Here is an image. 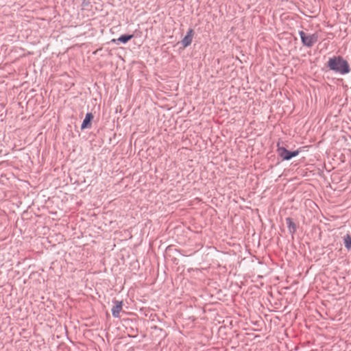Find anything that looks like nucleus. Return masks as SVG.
Returning <instances> with one entry per match:
<instances>
[{"label": "nucleus", "mask_w": 351, "mask_h": 351, "mask_svg": "<svg viewBox=\"0 0 351 351\" xmlns=\"http://www.w3.org/2000/svg\"><path fill=\"white\" fill-rule=\"evenodd\" d=\"M279 145L280 144L278 143L277 145V146H278L277 152H278V155L283 160H289L291 158H292L293 157L298 156L299 154V151H298V150L293 151V152H290L283 147H280Z\"/></svg>", "instance_id": "7ed1b4c3"}, {"label": "nucleus", "mask_w": 351, "mask_h": 351, "mask_svg": "<svg viewBox=\"0 0 351 351\" xmlns=\"http://www.w3.org/2000/svg\"><path fill=\"white\" fill-rule=\"evenodd\" d=\"M286 223L288 230L291 234H294L296 231V225L290 217L286 218Z\"/></svg>", "instance_id": "6e6552de"}, {"label": "nucleus", "mask_w": 351, "mask_h": 351, "mask_svg": "<svg viewBox=\"0 0 351 351\" xmlns=\"http://www.w3.org/2000/svg\"><path fill=\"white\" fill-rule=\"evenodd\" d=\"M344 245L348 250H351V236L349 234L343 237Z\"/></svg>", "instance_id": "1a4fd4ad"}, {"label": "nucleus", "mask_w": 351, "mask_h": 351, "mask_svg": "<svg viewBox=\"0 0 351 351\" xmlns=\"http://www.w3.org/2000/svg\"><path fill=\"white\" fill-rule=\"evenodd\" d=\"M133 36H134L132 34V35L124 34V35H121L118 38L112 39L111 42L113 43L117 44V45L119 43H126L128 41L131 40L133 38Z\"/></svg>", "instance_id": "423d86ee"}, {"label": "nucleus", "mask_w": 351, "mask_h": 351, "mask_svg": "<svg viewBox=\"0 0 351 351\" xmlns=\"http://www.w3.org/2000/svg\"><path fill=\"white\" fill-rule=\"evenodd\" d=\"M299 34L302 44L308 47H312L318 40V36L316 34H306L303 31H300Z\"/></svg>", "instance_id": "f03ea898"}, {"label": "nucleus", "mask_w": 351, "mask_h": 351, "mask_svg": "<svg viewBox=\"0 0 351 351\" xmlns=\"http://www.w3.org/2000/svg\"><path fill=\"white\" fill-rule=\"evenodd\" d=\"M122 302L115 301L114 305L112 308V313L113 317H119V313L122 310Z\"/></svg>", "instance_id": "39448f33"}, {"label": "nucleus", "mask_w": 351, "mask_h": 351, "mask_svg": "<svg viewBox=\"0 0 351 351\" xmlns=\"http://www.w3.org/2000/svg\"><path fill=\"white\" fill-rule=\"evenodd\" d=\"M194 32L192 29H189L187 32L186 35L181 40V44L183 47L185 48L191 44Z\"/></svg>", "instance_id": "20e7f679"}, {"label": "nucleus", "mask_w": 351, "mask_h": 351, "mask_svg": "<svg viewBox=\"0 0 351 351\" xmlns=\"http://www.w3.org/2000/svg\"><path fill=\"white\" fill-rule=\"evenodd\" d=\"M170 250H171V247L169 246V247H167V254L168 253V252H169V251H170Z\"/></svg>", "instance_id": "9d476101"}, {"label": "nucleus", "mask_w": 351, "mask_h": 351, "mask_svg": "<svg viewBox=\"0 0 351 351\" xmlns=\"http://www.w3.org/2000/svg\"><path fill=\"white\" fill-rule=\"evenodd\" d=\"M93 119V115L91 112L86 113L85 119H84V121L82 123L81 129L83 130L86 128H90V122Z\"/></svg>", "instance_id": "0eeeda50"}, {"label": "nucleus", "mask_w": 351, "mask_h": 351, "mask_svg": "<svg viewBox=\"0 0 351 351\" xmlns=\"http://www.w3.org/2000/svg\"><path fill=\"white\" fill-rule=\"evenodd\" d=\"M328 66L330 70L344 75L350 72V66L347 61L341 56H334L329 59Z\"/></svg>", "instance_id": "f257e3e1"}]
</instances>
